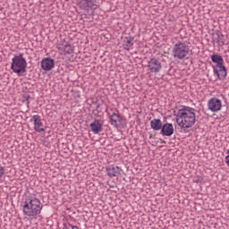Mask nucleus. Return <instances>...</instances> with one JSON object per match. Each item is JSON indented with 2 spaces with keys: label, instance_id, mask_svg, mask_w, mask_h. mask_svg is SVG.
Listing matches in <instances>:
<instances>
[{
  "label": "nucleus",
  "instance_id": "nucleus-17",
  "mask_svg": "<svg viewBox=\"0 0 229 229\" xmlns=\"http://www.w3.org/2000/svg\"><path fill=\"white\" fill-rule=\"evenodd\" d=\"M162 120L160 119H153L150 122V128H152V130H154L155 131L162 130Z\"/></svg>",
  "mask_w": 229,
  "mask_h": 229
},
{
  "label": "nucleus",
  "instance_id": "nucleus-23",
  "mask_svg": "<svg viewBox=\"0 0 229 229\" xmlns=\"http://www.w3.org/2000/svg\"><path fill=\"white\" fill-rule=\"evenodd\" d=\"M113 115H117V114H115V113H113Z\"/></svg>",
  "mask_w": 229,
  "mask_h": 229
},
{
  "label": "nucleus",
  "instance_id": "nucleus-14",
  "mask_svg": "<svg viewBox=\"0 0 229 229\" xmlns=\"http://www.w3.org/2000/svg\"><path fill=\"white\" fill-rule=\"evenodd\" d=\"M174 133V127L173 126V123H165L161 127V134H163L164 137H171Z\"/></svg>",
  "mask_w": 229,
  "mask_h": 229
},
{
  "label": "nucleus",
  "instance_id": "nucleus-6",
  "mask_svg": "<svg viewBox=\"0 0 229 229\" xmlns=\"http://www.w3.org/2000/svg\"><path fill=\"white\" fill-rule=\"evenodd\" d=\"M57 49L60 55H64V56H69V55H72L74 53V47L69 44L67 41H61L57 45Z\"/></svg>",
  "mask_w": 229,
  "mask_h": 229
},
{
  "label": "nucleus",
  "instance_id": "nucleus-15",
  "mask_svg": "<svg viewBox=\"0 0 229 229\" xmlns=\"http://www.w3.org/2000/svg\"><path fill=\"white\" fill-rule=\"evenodd\" d=\"M121 167L117 165H110L106 168L107 176H109V178H114L115 176H118L121 174Z\"/></svg>",
  "mask_w": 229,
  "mask_h": 229
},
{
  "label": "nucleus",
  "instance_id": "nucleus-9",
  "mask_svg": "<svg viewBox=\"0 0 229 229\" xmlns=\"http://www.w3.org/2000/svg\"><path fill=\"white\" fill-rule=\"evenodd\" d=\"M80 6L82 10H98V4L96 0H81Z\"/></svg>",
  "mask_w": 229,
  "mask_h": 229
},
{
  "label": "nucleus",
  "instance_id": "nucleus-2",
  "mask_svg": "<svg viewBox=\"0 0 229 229\" xmlns=\"http://www.w3.org/2000/svg\"><path fill=\"white\" fill-rule=\"evenodd\" d=\"M172 56L175 62L189 60L191 47L185 42L177 41L172 47Z\"/></svg>",
  "mask_w": 229,
  "mask_h": 229
},
{
  "label": "nucleus",
  "instance_id": "nucleus-7",
  "mask_svg": "<svg viewBox=\"0 0 229 229\" xmlns=\"http://www.w3.org/2000/svg\"><path fill=\"white\" fill-rule=\"evenodd\" d=\"M110 123L114 128H124L126 126V120L122 115H111L109 116Z\"/></svg>",
  "mask_w": 229,
  "mask_h": 229
},
{
  "label": "nucleus",
  "instance_id": "nucleus-22",
  "mask_svg": "<svg viewBox=\"0 0 229 229\" xmlns=\"http://www.w3.org/2000/svg\"><path fill=\"white\" fill-rule=\"evenodd\" d=\"M227 155L228 156L225 157V164H227V165H229V149H227Z\"/></svg>",
  "mask_w": 229,
  "mask_h": 229
},
{
  "label": "nucleus",
  "instance_id": "nucleus-4",
  "mask_svg": "<svg viewBox=\"0 0 229 229\" xmlns=\"http://www.w3.org/2000/svg\"><path fill=\"white\" fill-rule=\"evenodd\" d=\"M176 123L181 128H191L196 123V115H177Z\"/></svg>",
  "mask_w": 229,
  "mask_h": 229
},
{
  "label": "nucleus",
  "instance_id": "nucleus-1",
  "mask_svg": "<svg viewBox=\"0 0 229 229\" xmlns=\"http://www.w3.org/2000/svg\"><path fill=\"white\" fill-rule=\"evenodd\" d=\"M21 208L23 215L27 217H37L42 214L44 204L34 195H27L21 204Z\"/></svg>",
  "mask_w": 229,
  "mask_h": 229
},
{
  "label": "nucleus",
  "instance_id": "nucleus-21",
  "mask_svg": "<svg viewBox=\"0 0 229 229\" xmlns=\"http://www.w3.org/2000/svg\"><path fill=\"white\" fill-rule=\"evenodd\" d=\"M4 174V167L0 165V178Z\"/></svg>",
  "mask_w": 229,
  "mask_h": 229
},
{
  "label": "nucleus",
  "instance_id": "nucleus-10",
  "mask_svg": "<svg viewBox=\"0 0 229 229\" xmlns=\"http://www.w3.org/2000/svg\"><path fill=\"white\" fill-rule=\"evenodd\" d=\"M55 68V59L45 57L41 60V69L43 71H52Z\"/></svg>",
  "mask_w": 229,
  "mask_h": 229
},
{
  "label": "nucleus",
  "instance_id": "nucleus-19",
  "mask_svg": "<svg viewBox=\"0 0 229 229\" xmlns=\"http://www.w3.org/2000/svg\"><path fill=\"white\" fill-rule=\"evenodd\" d=\"M133 47V39L131 38H125L123 40V48L130 51Z\"/></svg>",
  "mask_w": 229,
  "mask_h": 229
},
{
  "label": "nucleus",
  "instance_id": "nucleus-18",
  "mask_svg": "<svg viewBox=\"0 0 229 229\" xmlns=\"http://www.w3.org/2000/svg\"><path fill=\"white\" fill-rule=\"evenodd\" d=\"M211 60L214 64H216V65H224L225 64V59L219 55H211Z\"/></svg>",
  "mask_w": 229,
  "mask_h": 229
},
{
  "label": "nucleus",
  "instance_id": "nucleus-5",
  "mask_svg": "<svg viewBox=\"0 0 229 229\" xmlns=\"http://www.w3.org/2000/svg\"><path fill=\"white\" fill-rule=\"evenodd\" d=\"M147 67L152 74H158L162 71V63L156 57H152L148 61Z\"/></svg>",
  "mask_w": 229,
  "mask_h": 229
},
{
  "label": "nucleus",
  "instance_id": "nucleus-3",
  "mask_svg": "<svg viewBox=\"0 0 229 229\" xmlns=\"http://www.w3.org/2000/svg\"><path fill=\"white\" fill-rule=\"evenodd\" d=\"M28 63L26 59L22 55V54H19L18 55H14L12 59L11 69L15 74H21L22 72H26V67Z\"/></svg>",
  "mask_w": 229,
  "mask_h": 229
},
{
  "label": "nucleus",
  "instance_id": "nucleus-12",
  "mask_svg": "<svg viewBox=\"0 0 229 229\" xmlns=\"http://www.w3.org/2000/svg\"><path fill=\"white\" fill-rule=\"evenodd\" d=\"M214 72L216 75H217L218 80H225L227 72H226V67H225L224 64L222 65H216L214 67Z\"/></svg>",
  "mask_w": 229,
  "mask_h": 229
},
{
  "label": "nucleus",
  "instance_id": "nucleus-20",
  "mask_svg": "<svg viewBox=\"0 0 229 229\" xmlns=\"http://www.w3.org/2000/svg\"><path fill=\"white\" fill-rule=\"evenodd\" d=\"M218 46L221 47L223 46H225V44H226V38L221 34V35H218Z\"/></svg>",
  "mask_w": 229,
  "mask_h": 229
},
{
  "label": "nucleus",
  "instance_id": "nucleus-11",
  "mask_svg": "<svg viewBox=\"0 0 229 229\" xmlns=\"http://www.w3.org/2000/svg\"><path fill=\"white\" fill-rule=\"evenodd\" d=\"M208 105L211 112H219V110H221V106H223V104L219 100V98H216L209 99Z\"/></svg>",
  "mask_w": 229,
  "mask_h": 229
},
{
  "label": "nucleus",
  "instance_id": "nucleus-13",
  "mask_svg": "<svg viewBox=\"0 0 229 229\" xmlns=\"http://www.w3.org/2000/svg\"><path fill=\"white\" fill-rule=\"evenodd\" d=\"M89 126L91 131L95 135H98V133H101V131H103V122L100 120H94Z\"/></svg>",
  "mask_w": 229,
  "mask_h": 229
},
{
  "label": "nucleus",
  "instance_id": "nucleus-8",
  "mask_svg": "<svg viewBox=\"0 0 229 229\" xmlns=\"http://www.w3.org/2000/svg\"><path fill=\"white\" fill-rule=\"evenodd\" d=\"M194 115V109L185 106H180L174 110V115Z\"/></svg>",
  "mask_w": 229,
  "mask_h": 229
},
{
  "label": "nucleus",
  "instance_id": "nucleus-16",
  "mask_svg": "<svg viewBox=\"0 0 229 229\" xmlns=\"http://www.w3.org/2000/svg\"><path fill=\"white\" fill-rule=\"evenodd\" d=\"M31 121H34L35 130L38 131V133L44 131V123H42V119H40V116L34 115Z\"/></svg>",
  "mask_w": 229,
  "mask_h": 229
}]
</instances>
